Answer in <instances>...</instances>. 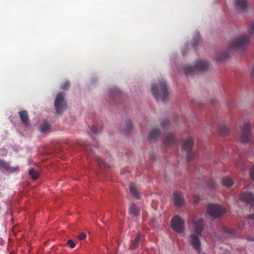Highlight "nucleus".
<instances>
[{"instance_id":"16","label":"nucleus","mask_w":254,"mask_h":254,"mask_svg":"<svg viewBox=\"0 0 254 254\" xmlns=\"http://www.w3.org/2000/svg\"><path fill=\"white\" fill-rule=\"evenodd\" d=\"M129 213L133 215L137 216L139 214V209L136 205L132 204L129 208Z\"/></svg>"},{"instance_id":"9","label":"nucleus","mask_w":254,"mask_h":254,"mask_svg":"<svg viewBox=\"0 0 254 254\" xmlns=\"http://www.w3.org/2000/svg\"><path fill=\"white\" fill-rule=\"evenodd\" d=\"M193 143V140L190 137L183 139L182 141V147L183 149L187 152H189L192 149Z\"/></svg>"},{"instance_id":"25","label":"nucleus","mask_w":254,"mask_h":254,"mask_svg":"<svg viewBox=\"0 0 254 254\" xmlns=\"http://www.w3.org/2000/svg\"><path fill=\"white\" fill-rule=\"evenodd\" d=\"M86 234L85 233H83V232H82L78 236V238L80 240H84L86 238Z\"/></svg>"},{"instance_id":"7","label":"nucleus","mask_w":254,"mask_h":254,"mask_svg":"<svg viewBox=\"0 0 254 254\" xmlns=\"http://www.w3.org/2000/svg\"><path fill=\"white\" fill-rule=\"evenodd\" d=\"M251 123L249 121H246L243 123L241 128V131L242 134V140L243 141L246 142L250 140L251 138Z\"/></svg>"},{"instance_id":"14","label":"nucleus","mask_w":254,"mask_h":254,"mask_svg":"<svg viewBox=\"0 0 254 254\" xmlns=\"http://www.w3.org/2000/svg\"><path fill=\"white\" fill-rule=\"evenodd\" d=\"M19 114L23 123L27 125L28 123L27 113L25 111H20L19 112Z\"/></svg>"},{"instance_id":"28","label":"nucleus","mask_w":254,"mask_h":254,"mask_svg":"<svg viewBox=\"0 0 254 254\" xmlns=\"http://www.w3.org/2000/svg\"><path fill=\"white\" fill-rule=\"evenodd\" d=\"M68 86H69V83L68 82H66L65 83H64V85L62 86V88L65 89L66 88L68 87Z\"/></svg>"},{"instance_id":"29","label":"nucleus","mask_w":254,"mask_h":254,"mask_svg":"<svg viewBox=\"0 0 254 254\" xmlns=\"http://www.w3.org/2000/svg\"><path fill=\"white\" fill-rule=\"evenodd\" d=\"M199 200V197L198 196H194L193 198V201L195 203L198 202Z\"/></svg>"},{"instance_id":"5","label":"nucleus","mask_w":254,"mask_h":254,"mask_svg":"<svg viewBox=\"0 0 254 254\" xmlns=\"http://www.w3.org/2000/svg\"><path fill=\"white\" fill-rule=\"evenodd\" d=\"M226 212V209L217 204H209L207 206V213L213 218H217Z\"/></svg>"},{"instance_id":"30","label":"nucleus","mask_w":254,"mask_h":254,"mask_svg":"<svg viewBox=\"0 0 254 254\" xmlns=\"http://www.w3.org/2000/svg\"><path fill=\"white\" fill-rule=\"evenodd\" d=\"M251 75L254 77V65L253 66L251 72Z\"/></svg>"},{"instance_id":"13","label":"nucleus","mask_w":254,"mask_h":254,"mask_svg":"<svg viewBox=\"0 0 254 254\" xmlns=\"http://www.w3.org/2000/svg\"><path fill=\"white\" fill-rule=\"evenodd\" d=\"M163 142L166 145H170L174 141V136L172 134H167L163 136Z\"/></svg>"},{"instance_id":"3","label":"nucleus","mask_w":254,"mask_h":254,"mask_svg":"<svg viewBox=\"0 0 254 254\" xmlns=\"http://www.w3.org/2000/svg\"><path fill=\"white\" fill-rule=\"evenodd\" d=\"M152 93L157 99L164 100L168 94V91L165 82L162 81L158 85H152L151 87Z\"/></svg>"},{"instance_id":"11","label":"nucleus","mask_w":254,"mask_h":254,"mask_svg":"<svg viewBox=\"0 0 254 254\" xmlns=\"http://www.w3.org/2000/svg\"><path fill=\"white\" fill-rule=\"evenodd\" d=\"M173 200L176 205L178 206H182L184 203V199L181 192L178 191L174 192L173 194Z\"/></svg>"},{"instance_id":"21","label":"nucleus","mask_w":254,"mask_h":254,"mask_svg":"<svg viewBox=\"0 0 254 254\" xmlns=\"http://www.w3.org/2000/svg\"><path fill=\"white\" fill-rule=\"evenodd\" d=\"M140 236L139 235H137V236L134 239V241L132 242V246L133 248L137 247L138 245V243L140 240Z\"/></svg>"},{"instance_id":"6","label":"nucleus","mask_w":254,"mask_h":254,"mask_svg":"<svg viewBox=\"0 0 254 254\" xmlns=\"http://www.w3.org/2000/svg\"><path fill=\"white\" fill-rule=\"evenodd\" d=\"M184 223L183 219L179 216H175L171 221L173 229L178 233H181L184 231Z\"/></svg>"},{"instance_id":"23","label":"nucleus","mask_w":254,"mask_h":254,"mask_svg":"<svg viewBox=\"0 0 254 254\" xmlns=\"http://www.w3.org/2000/svg\"><path fill=\"white\" fill-rule=\"evenodd\" d=\"M50 129V126L48 124H45L41 128V131L42 132H46Z\"/></svg>"},{"instance_id":"20","label":"nucleus","mask_w":254,"mask_h":254,"mask_svg":"<svg viewBox=\"0 0 254 254\" xmlns=\"http://www.w3.org/2000/svg\"><path fill=\"white\" fill-rule=\"evenodd\" d=\"M229 130V127L225 125H222L219 127V132L223 134L227 133Z\"/></svg>"},{"instance_id":"27","label":"nucleus","mask_w":254,"mask_h":254,"mask_svg":"<svg viewBox=\"0 0 254 254\" xmlns=\"http://www.w3.org/2000/svg\"><path fill=\"white\" fill-rule=\"evenodd\" d=\"M250 176L253 179H254V166L251 170Z\"/></svg>"},{"instance_id":"22","label":"nucleus","mask_w":254,"mask_h":254,"mask_svg":"<svg viewBox=\"0 0 254 254\" xmlns=\"http://www.w3.org/2000/svg\"><path fill=\"white\" fill-rule=\"evenodd\" d=\"M29 174L33 179H36L38 177V173L33 169L29 170Z\"/></svg>"},{"instance_id":"2","label":"nucleus","mask_w":254,"mask_h":254,"mask_svg":"<svg viewBox=\"0 0 254 254\" xmlns=\"http://www.w3.org/2000/svg\"><path fill=\"white\" fill-rule=\"evenodd\" d=\"M249 36L242 35L231 41L229 43V47L231 49H238L245 46L248 43L250 36L254 33V22H252L248 26Z\"/></svg>"},{"instance_id":"8","label":"nucleus","mask_w":254,"mask_h":254,"mask_svg":"<svg viewBox=\"0 0 254 254\" xmlns=\"http://www.w3.org/2000/svg\"><path fill=\"white\" fill-rule=\"evenodd\" d=\"M64 97V94L63 93H59L56 98L55 106L56 111L58 114L61 113L63 110L66 108Z\"/></svg>"},{"instance_id":"15","label":"nucleus","mask_w":254,"mask_h":254,"mask_svg":"<svg viewBox=\"0 0 254 254\" xmlns=\"http://www.w3.org/2000/svg\"><path fill=\"white\" fill-rule=\"evenodd\" d=\"M0 166L10 172H14L18 170V167L15 168H10L8 164L1 160H0Z\"/></svg>"},{"instance_id":"12","label":"nucleus","mask_w":254,"mask_h":254,"mask_svg":"<svg viewBox=\"0 0 254 254\" xmlns=\"http://www.w3.org/2000/svg\"><path fill=\"white\" fill-rule=\"evenodd\" d=\"M221 182L223 185L227 187H230L234 184V182L232 178L228 176L223 177L221 179Z\"/></svg>"},{"instance_id":"24","label":"nucleus","mask_w":254,"mask_h":254,"mask_svg":"<svg viewBox=\"0 0 254 254\" xmlns=\"http://www.w3.org/2000/svg\"><path fill=\"white\" fill-rule=\"evenodd\" d=\"M96 161L98 162L100 165L103 164L106 168L109 167V166L107 165L100 158L96 157Z\"/></svg>"},{"instance_id":"1","label":"nucleus","mask_w":254,"mask_h":254,"mask_svg":"<svg viewBox=\"0 0 254 254\" xmlns=\"http://www.w3.org/2000/svg\"><path fill=\"white\" fill-rule=\"evenodd\" d=\"M204 227V221L202 218L193 220L189 225V229L192 233L189 237V242L198 254H200L201 252L199 237L202 236Z\"/></svg>"},{"instance_id":"19","label":"nucleus","mask_w":254,"mask_h":254,"mask_svg":"<svg viewBox=\"0 0 254 254\" xmlns=\"http://www.w3.org/2000/svg\"><path fill=\"white\" fill-rule=\"evenodd\" d=\"M238 7L240 8H245L247 4V0H236Z\"/></svg>"},{"instance_id":"17","label":"nucleus","mask_w":254,"mask_h":254,"mask_svg":"<svg viewBox=\"0 0 254 254\" xmlns=\"http://www.w3.org/2000/svg\"><path fill=\"white\" fill-rule=\"evenodd\" d=\"M130 191L136 197H139V193L135 185L131 184L129 186Z\"/></svg>"},{"instance_id":"26","label":"nucleus","mask_w":254,"mask_h":254,"mask_svg":"<svg viewBox=\"0 0 254 254\" xmlns=\"http://www.w3.org/2000/svg\"><path fill=\"white\" fill-rule=\"evenodd\" d=\"M67 244L71 248H74L75 247V243L71 240H69L67 242Z\"/></svg>"},{"instance_id":"4","label":"nucleus","mask_w":254,"mask_h":254,"mask_svg":"<svg viewBox=\"0 0 254 254\" xmlns=\"http://www.w3.org/2000/svg\"><path fill=\"white\" fill-rule=\"evenodd\" d=\"M208 67V64L207 62L202 60H199L195 62L193 66L185 65L183 69L186 74L192 73L193 72L198 71H202L207 69Z\"/></svg>"},{"instance_id":"31","label":"nucleus","mask_w":254,"mask_h":254,"mask_svg":"<svg viewBox=\"0 0 254 254\" xmlns=\"http://www.w3.org/2000/svg\"><path fill=\"white\" fill-rule=\"evenodd\" d=\"M249 218L250 219H253V220H254V216H252V215H250L249 217Z\"/></svg>"},{"instance_id":"10","label":"nucleus","mask_w":254,"mask_h":254,"mask_svg":"<svg viewBox=\"0 0 254 254\" xmlns=\"http://www.w3.org/2000/svg\"><path fill=\"white\" fill-rule=\"evenodd\" d=\"M240 199L243 202L252 204L254 201V195L249 191H244L241 194Z\"/></svg>"},{"instance_id":"18","label":"nucleus","mask_w":254,"mask_h":254,"mask_svg":"<svg viewBox=\"0 0 254 254\" xmlns=\"http://www.w3.org/2000/svg\"><path fill=\"white\" fill-rule=\"evenodd\" d=\"M160 134V131L158 129H155L152 130L149 135V139L152 140L157 137Z\"/></svg>"}]
</instances>
